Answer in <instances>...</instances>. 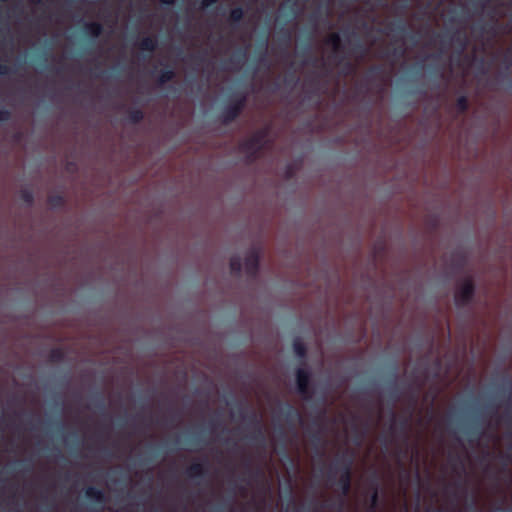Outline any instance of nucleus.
<instances>
[{
	"instance_id": "obj_1",
	"label": "nucleus",
	"mask_w": 512,
	"mask_h": 512,
	"mask_svg": "<svg viewBox=\"0 0 512 512\" xmlns=\"http://www.w3.org/2000/svg\"><path fill=\"white\" fill-rule=\"evenodd\" d=\"M352 465L353 457L343 454L333 461L326 473L327 481L339 488L342 497L348 496L351 491ZM343 507L344 500L341 498L339 500V510H342Z\"/></svg>"
},
{
	"instance_id": "obj_2",
	"label": "nucleus",
	"mask_w": 512,
	"mask_h": 512,
	"mask_svg": "<svg viewBox=\"0 0 512 512\" xmlns=\"http://www.w3.org/2000/svg\"><path fill=\"white\" fill-rule=\"evenodd\" d=\"M270 127L265 126L256 130L249 138L243 140L240 149L246 154L249 162L255 161L269 143Z\"/></svg>"
},
{
	"instance_id": "obj_3",
	"label": "nucleus",
	"mask_w": 512,
	"mask_h": 512,
	"mask_svg": "<svg viewBox=\"0 0 512 512\" xmlns=\"http://www.w3.org/2000/svg\"><path fill=\"white\" fill-rule=\"evenodd\" d=\"M228 101L221 110L219 119L222 124L232 123L244 109L248 98H228Z\"/></svg>"
},
{
	"instance_id": "obj_4",
	"label": "nucleus",
	"mask_w": 512,
	"mask_h": 512,
	"mask_svg": "<svg viewBox=\"0 0 512 512\" xmlns=\"http://www.w3.org/2000/svg\"><path fill=\"white\" fill-rule=\"evenodd\" d=\"M240 416L242 419L247 420V422L253 427V431L248 435L247 438L251 442L264 444L265 435L258 414L255 412L246 413L244 409H241Z\"/></svg>"
},
{
	"instance_id": "obj_5",
	"label": "nucleus",
	"mask_w": 512,
	"mask_h": 512,
	"mask_svg": "<svg viewBox=\"0 0 512 512\" xmlns=\"http://www.w3.org/2000/svg\"><path fill=\"white\" fill-rule=\"evenodd\" d=\"M475 295V285L471 278H466L455 293L454 300L457 307L470 304Z\"/></svg>"
},
{
	"instance_id": "obj_6",
	"label": "nucleus",
	"mask_w": 512,
	"mask_h": 512,
	"mask_svg": "<svg viewBox=\"0 0 512 512\" xmlns=\"http://www.w3.org/2000/svg\"><path fill=\"white\" fill-rule=\"evenodd\" d=\"M416 403H417V398L416 396H412L411 397V408L408 412V415L401 418L398 422V424H396V414L394 411H391V425L389 427V430L392 434H396L397 430L399 429V431L401 432V434L404 436V441L405 443L407 444L408 442V434H407V430H408V427H409V424H410V420H411V415H412V412L416 406Z\"/></svg>"
},
{
	"instance_id": "obj_7",
	"label": "nucleus",
	"mask_w": 512,
	"mask_h": 512,
	"mask_svg": "<svg viewBox=\"0 0 512 512\" xmlns=\"http://www.w3.org/2000/svg\"><path fill=\"white\" fill-rule=\"evenodd\" d=\"M295 377L298 394H300L305 400H309L312 397V392L310 390V370L306 367V365L304 367H300L296 370Z\"/></svg>"
},
{
	"instance_id": "obj_8",
	"label": "nucleus",
	"mask_w": 512,
	"mask_h": 512,
	"mask_svg": "<svg viewBox=\"0 0 512 512\" xmlns=\"http://www.w3.org/2000/svg\"><path fill=\"white\" fill-rule=\"evenodd\" d=\"M260 255L256 249H251L244 260L245 270L248 276L254 278L259 271Z\"/></svg>"
},
{
	"instance_id": "obj_9",
	"label": "nucleus",
	"mask_w": 512,
	"mask_h": 512,
	"mask_svg": "<svg viewBox=\"0 0 512 512\" xmlns=\"http://www.w3.org/2000/svg\"><path fill=\"white\" fill-rule=\"evenodd\" d=\"M186 475L190 479H203L207 476V467L204 463L194 462L186 469Z\"/></svg>"
},
{
	"instance_id": "obj_10",
	"label": "nucleus",
	"mask_w": 512,
	"mask_h": 512,
	"mask_svg": "<svg viewBox=\"0 0 512 512\" xmlns=\"http://www.w3.org/2000/svg\"><path fill=\"white\" fill-rule=\"evenodd\" d=\"M85 496L90 501L101 506H103L107 502V497L104 491L94 486H89L85 490Z\"/></svg>"
},
{
	"instance_id": "obj_11",
	"label": "nucleus",
	"mask_w": 512,
	"mask_h": 512,
	"mask_svg": "<svg viewBox=\"0 0 512 512\" xmlns=\"http://www.w3.org/2000/svg\"><path fill=\"white\" fill-rule=\"evenodd\" d=\"M292 347L295 355L301 360L302 365L305 366L307 359L306 344L300 338H295L293 340Z\"/></svg>"
},
{
	"instance_id": "obj_12",
	"label": "nucleus",
	"mask_w": 512,
	"mask_h": 512,
	"mask_svg": "<svg viewBox=\"0 0 512 512\" xmlns=\"http://www.w3.org/2000/svg\"><path fill=\"white\" fill-rule=\"evenodd\" d=\"M144 118V113L140 108L130 107L125 113V121L130 124H138Z\"/></svg>"
},
{
	"instance_id": "obj_13",
	"label": "nucleus",
	"mask_w": 512,
	"mask_h": 512,
	"mask_svg": "<svg viewBox=\"0 0 512 512\" xmlns=\"http://www.w3.org/2000/svg\"><path fill=\"white\" fill-rule=\"evenodd\" d=\"M282 413L288 421H302L301 413L290 404H285Z\"/></svg>"
},
{
	"instance_id": "obj_14",
	"label": "nucleus",
	"mask_w": 512,
	"mask_h": 512,
	"mask_svg": "<svg viewBox=\"0 0 512 512\" xmlns=\"http://www.w3.org/2000/svg\"><path fill=\"white\" fill-rule=\"evenodd\" d=\"M157 46V41L152 37H145L139 42V49L142 51H153Z\"/></svg>"
},
{
	"instance_id": "obj_15",
	"label": "nucleus",
	"mask_w": 512,
	"mask_h": 512,
	"mask_svg": "<svg viewBox=\"0 0 512 512\" xmlns=\"http://www.w3.org/2000/svg\"><path fill=\"white\" fill-rule=\"evenodd\" d=\"M379 504V489H378V483L375 481L373 484V491L370 496L369 500V508L371 511H375Z\"/></svg>"
},
{
	"instance_id": "obj_16",
	"label": "nucleus",
	"mask_w": 512,
	"mask_h": 512,
	"mask_svg": "<svg viewBox=\"0 0 512 512\" xmlns=\"http://www.w3.org/2000/svg\"><path fill=\"white\" fill-rule=\"evenodd\" d=\"M230 270L233 275H240L242 271V260L239 256L234 255L230 258Z\"/></svg>"
},
{
	"instance_id": "obj_17",
	"label": "nucleus",
	"mask_w": 512,
	"mask_h": 512,
	"mask_svg": "<svg viewBox=\"0 0 512 512\" xmlns=\"http://www.w3.org/2000/svg\"><path fill=\"white\" fill-rule=\"evenodd\" d=\"M48 358L51 363H61L65 358V353L61 348H53L50 350Z\"/></svg>"
},
{
	"instance_id": "obj_18",
	"label": "nucleus",
	"mask_w": 512,
	"mask_h": 512,
	"mask_svg": "<svg viewBox=\"0 0 512 512\" xmlns=\"http://www.w3.org/2000/svg\"><path fill=\"white\" fill-rule=\"evenodd\" d=\"M20 199L27 204L28 206H31L34 203V194L31 189L29 188H23L19 192Z\"/></svg>"
},
{
	"instance_id": "obj_19",
	"label": "nucleus",
	"mask_w": 512,
	"mask_h": 512,
	"mask_svg": "<svg viewBox=\"0 0 512 512\" xmlns=\"http://www.w3.org/2000/svg\"><path fill=\"white\" fill-rule=\"evenodd\" d=\"M48 203L52 208H60L65 204V199L60 194H53L48 197Z\"/></svg>"
},
{
	"instance_id": "obj_20",
	"label": "nucleus",
	"mask_w": 512,
	"mask_h": 512,
	"mask_svg": "<svg viewBox=\"0 0 512 512\" xmlns=\"http://www.w3.org/2000/svg\"><path fill=\"white\" fill-rule=\"evenodd\" d=\"M86 30L89 33V35L97 37L100 35L102 31V27L100 24L93 22L86 25Z\"/></svg>"
},
{
	"instance_id": "obj_21",
	"label": "nucleus",
	"mask_w": 512,
	"mask_h": 512,
	"mask_svg": "<svg viewBox=\"0 0 512 512\" xmlns=\"http://www.w3.org/2000/svg\"><path fill=\"white\" fill-rule=\"evenodd\" d=\"M397 367L394 366V371H393V383H392V387H391V396L392 398L394 399V401H397L399 399V395H400V392L398 390V386L396 384V379H397Z\"/></svg>"
},
{
	"instance_id": "obj_22",
	"label": "nucleus",
	"mask_w": 512,
	"mask_h": 512,
	"mask_svg": "<svg viewBox=\"0 0 512 512\" xmlns=\"http://www.w3.org/2000/svg\"><path fill=\"white\" fill-rule=\"evenodd\" d=\"M12 113L5 107H0V123L7 122L11 119Z\"/></svg>"
},
{
	"instance_id": "obj_23",
	"label": "nucleus",
	"mask_w": 512,
	"mask_h": 512,
	"mask_svg": "<svg viewBox=\"0 0 512 512\" xmlns=\"http://www.w3.org/2000/svg\"><path fill=\"white\" fill-rule=\"evenodd\" d=\"M339 42L340 38L336 34H331L327 39V44L334 50L338 48Z\"/></svg>"
},
{
	"instance_id": "obj_24",
	"label": "nucleus",
	"mask_w": 512,
	"mask_h": 512,
	"mask_svg": "<svg viewBox=\"0 0 512 512\" xmlns=\"http://www.w3.org/2000/svg\"><path fill=\"white\" fill-rule=\"evenodd\" d=\"M174 76V73L172 71H164L159 75L158 81L159 83L163 84L169 80H171Z\"/></svg>"
},
{
	"instance_id": "obj_25",
	"label": "nucleus",
	"mask_w": 512,
	"mask_h": 512,
	"mask_svg": "<svg viewBox=\"0 0 512 512\" xmlns=\"http://www.w3.org/2000/svg\"><path fill=\"white\" fill-rule=\"evenodd\" d=\"M470 98H457V106L460 110L465 111L470 104Z\"/></svg>"
},
{
	"instance_id": "obj_26",
	"label": "nucleus",
	"mask_w": 512,
	"mask_h": 512,
	"mask_svg": "<svg viewBox=\"0 0 512 512\" xmlns=\"http://www.w3.org/2000/svg\"><path fill=\"white\" fill-rule=\"evenodd\" d=\"M96 406L98 408H100L101 410H103V411L105 410V401H104V398L101 395L98 396Z\"/></svg>"
},
{
	"instance_id": "obj_27",
	"label": "nucleus",
	"mask_w": 512,
	"mask_h": 512,
	"mask_svg": "<svg viewBox=\"0 0 512 512\" xmlns=\"http://www.w3.org/2000/svg\"><path fill=\"white\" fill-rule=\"evenodd\" d=\"M215 2H217V0H202L201 2V8H206L212 4H214Z\"/></svg>"
},
{
	"instance_id": "obj_28",
	"label": "nucleus",
	"mask_w": 512,
	"mask_h": 512,
	"mask_svg": "<svg viewBox=\"0 0 512 512\" xmlns=\"http://www.w3.org/2000/svg\"><path fill=\"white\" fill-rule=\"evenodd\" d=\"M21 464L25 466V470H27V471L32 470V466L30 463H28V461H22Z\"/></svg>"
},
{
	"instance_id": "obj_29",
	"label": "nucleus",
	"mask_w": 512,
	"mask_h": 512,
	"mask_svg": "<svg viewBox=\"0 0 512 512\" xmlns=\"http://www.w3.org/2000/svg\"><path fill=\"white\" fill-rule=\"evenodd\" d=\"M232 17L234 19H239L241 17V12L240 11H233L232 12Z\"/></svg>"
},
{
	"instance_id": "obj_30",
	"label": "nucleus",
	"mask_w": 512,
	"mask_h": 512,
	"mask_svg": "<svg viewBox=\"0 0 512 512\" xmlns=\"http://www.w3.org/2000/svg\"><path fill=\"white\" fill-rule=\"evenodd\" d=\"M469 433H470V434H472V435H476V436H477V438H478V437H480V436H481V434H482L480 431H476L475 429H471V430L469 431Z\"/></svg>"
},
{
	"instance_id": "obj_31",
	"label": "nucleus",
	"mask_w": 512,
	"mask_h": 512,
	"mask_svg": "<svg viewBox=\"0 0 512 512\" xmlns=\"http://www.w3.org/2000/svg\"><path fill=\"white\" fill-rule=\"evenodd\" d=\"M21 137H22V133H21V132H17V133H15V134H14V139H15L16 141L20 140V139H21Z\"/></svg>"
},
{
	"instance_id": "obj_32",
	"label": "nucleus",
	"mask_w": 512,
	"mask_h": 512,
	"mask_svg": "<svg viewBox=\"0 0 512 512\" xmlns=\"http://www.w3.org/2000/svg\"><path fill=\"white\" fill-rule=\"evenodd\" d=\"M507 422L512 425V412L507 414Z\"/></svg>"
},
{
	"instance_id": "obj_33",
	"label": "nucleus",
	"mask_w": 512,
	"mask_h": 512,
	"mask_svg": "<svg viewBox=\"0 0 512 512\" xmlns=\"http://www.w3.org/2000/svg\"><path fill=\"white\" fill-rule=\"evenodd\" d=\"M400 452H401L403 455H405V456H406V455H407V453H408V449H407V448H405L403 451L401 450Z\"/></svg>"
},
{
	"instance_id": "obj_34",
	"label": "nucleus",
	"mask_w": 512,
	"mask_h": 512,
	"mask_svg": "<svg viewBox=\"0 0 512 512\" xmlns=\"http://www.w3.org/2000/svg\"><path fill=\"white\" fill-rule=\"evenodd\" d=\"M261 474H262L261 470L257 469V470L255 471V475L259 476V475H261Z\"/></svg>"
},
{
	"instance_id": "obj_35",
	"label": "nucleus",
	"mask_w": 512,
	"mask_h": 512,
	"mask_svg": "<svg viewBox=\"0 0 512 512\" xmlns=\"http://www.w3.org/2000/svg\"><path fill=\"white\" fill-rule=\"evenodd\" d=\"M313 437H314L317 441L320 439L319 434H315Z\"/></svg>"
},
{
	"instance_id": "obj_36",
	"label": "nucleus",
	"mask_w": 512,
	"mask_h": 512,
	"mask_svg": "<svg viewBox=\"0 0 512 512\" xmlns=\"http://www.w3.org/2000/svg\"><path fill=\"white\" fill-rule=\"evenodd\" d=\"M489 412H490V414H494V413L496 412V410H495V409H490V408H489Z\"/></svg>"
},
{
	"instance_id": "obj_37",
	"label": "nucleus",
	"mask_w": 512,
	"mask_h": 512,
	"mask_svg": "<svg viewBox=\"0 0 512 512\" xmlns=\"http://www.w3.org/2000/svg\"><path fill=\"white\" fill-rule=\"evenodd\" d=\"M173 0H166V3H172Z\"/></svg>"
}]
</instances>
